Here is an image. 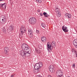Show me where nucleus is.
<instances>
[{
    "label": "nucleus",
    "instance_id": "nucleus-1",
    "mask_svg": "<svg viewBox=\"0 0 77 77\" xmlns=\"http://www.w3.org/2000/svg\"><path fill=\"white\" fill-rule=\"evenodd\" d=\"M21 47L22 50H24L25 52L23 50L21 51H20V54L23 57H24L26 56L25 55L26 54L27 51L29 49V46L23 43Z\"/></svg>",
    "mask_w": 77,
    "mask_h": 77
},
{
    "label": "nucleus",
    "instance_id": "nucleus-2",
    "mask_svg": "<svg viewBox=\"0 0 77 77\" xmlns=\"http://www.w3.org/2000/svg\"><path fill=\"white\" fill-rule=\"evenodd\" d=\"M43 63L41 62H39L38 63H36L34 66V69L37 70V72H40V68L42 66Z\"/></svg>",
    "mask_w": 77,
    "mask_h": 77
},
{
    "label": "nucleus",
    "instance_id": "nucleus-3",
    "mask_svg": "<svg viewBox=\"0 0 77 77\" xmlns=\"http://www.w3.org/2000/svg\"><path fill=\"white\" fill-rule=\"evenodd\" d=\"M55 43V42H52L51 43V45L50 44V43L49 42H48V43L47 44V46L48 47L47 48V49L48 51V50H49L48 49H50V50H51L52 49H53V47H54V48H55L56 47V45L54 44ZM51 45L52 47V48H51Z\"/></svg>",
    "mask_w": 77,
    "mask_h": 77
},
{
    "label": "nucleus",
    "instance_id": "nucleus-4",
    "mask_svg": "<svg viewBox=\"0 0 77 77\" xmlns=\"http://www.w3.org/2000/svg\"><path fill=\"white\" fill-rule=\"evenodd\" d=\"M29 22L31 24L33 25L36 23V19L35 17H30L29 19Z\"/></svg>",
    "mask_w": 77,
    "mask_h": 77
},
{
    "label": "nucleus",
    "instance_id": "nucleus-5",
    "mask_svg": "<svg viewBox=\"0 0 77 77\" xmlns=\"http://www.w3.org/2000/svg\"><path fill=\"white\" fill-rule=\"evenodd\" d=\"M62 71L60 70H57L56 72V75L57 77H60L62 76L63 75Z\"/></svg>",
    "mask_w": 77,
    "mask_h": 77
},
{
    "label": "nucleus",
    "instance_id": "nucleus-6",
    "mask_svg": "<svg viewBox=\"0 0 77 77\" xmlns=\"http://www.w3.org/2000/svg\"><path fill=\"white\" fill-rule=\"evenodd\" d=\"M55 69L54 67V66L51 65L49 67V70L51 72H53Z\"/></svg>",
    "mask_w": 77,
    "mask_h": 77
},
{
    "label": "nucleus",
    "instance_id": "nucleus-7",
    "mask_svg": "<svg viewBox=\"0 0 77 77\" xmlns=\"http://www.w3.org/2000/svg\"><path fill=\"white\" fill-rule=\"evenodd\" d=\"M62 29L64 32H68L69 31L68 29V27L66 26L65 27V25L62 26Z\"/></svg>",
    "mask_w": 77,
    "mask_h": 77
},
{
    "label": "nucleus",
    "instance_id": "nucleus-8",
    "mask_svg": "<svg viewBox=\"0 0 77 77\" xmlns=\"http://www.w3.org/2000/svg\"><path fill=\"white\" fill-rule=\"evenodd\" d=\"M4 53L6 55L8 54V51H9V48L5 47L4 48Z\"/></svg>",
    "mask_w": 77,
    "mask_h": 77
},
{
    "label": "nucleus",
    "instance_id": "nucleus-9",
    "mask_svg": "<svg viewBox=\"0 0 77 77\" xmlns=\"http://www.w3.org/2000/svg\"><path fill=\"white\" fill-rule=\"evenodd\" d=\"M20 32H23V33H25L26 32V29L24 26V25H22L20 28Z\"/></svg>",
    "mask_w": 77,
    "mask_h": 77
},
{
    "label": "nucleus",
    "instance_id": "nucleus-10",
    "mask_svg": "<svg viewBox=\"0 0 77 77\" xmlns=\"http://www.w3.org/2000/svg\"><path fill=\"white\" fill-rule=\"evenodd\" d=\"M73 44L75 48H77V39H75L73 42Z\"/></svg>",
    "mask_w": 77,
    "mask_h": 77
},
{
    "label": "nucleus",
    "instance_id": "nucleus-11",
    "mask_svg": "<svg viewBox=\"0 0 77 77\" xmlns=\"http://www.w3.org/2000/svg\"><path fill=\"white\" fill-rule=\"evenodd\" d=\"M9 30H10L11 31H12V30H14V26H9ZM8 29H7V32H8V33H9V31H8Z\"/></svg>",
    "mask_w": 77,
    "mask_h": 77
},
{
    "label": "nucleus",
    "instance_id": "nucleus-12",
    "mask_svg": "<svg viewBox=\"0 0 77 77\" xmlns=\"http://www.w3.org/2000/svg\"><path fill=\"white\" fill-rule=\"evenodd\" d=\"M71 14L69 13H67L65 14V16L66 17H67L68 18H71Z\"/></svg>",
    "mask_w": 77,
    "mask_h": 77
},
{
    "label": "nucleus",
    "instance_id": "nucleus-13",
    "mask_svg": "<svg viewBox=\"0 0 77 77\" xmlns=\"http://www.w3.org/2000/svg\"><path fill=\"white\" fill-rule=\"evenodd\" d=\"M41 40L43 42H45L46 41H47V38L45 37H42L41 38Z\"/></svg>",
    "mask_w": 77,
    "mask_h": 77
},
{
    "label": "nucleus",
    "instance_id": "nucleus-14",
    "mask_svg": "<svg viewBox=\"0 0 77 77\" xmlns=\"http://www.w3.org/2000/svg\"><path fill=\"white\" fill-rule=\"evenodd\" d=\"M43 14L44 15L45 17V18H47L50 16V15H49L48 14H47V13L45 12H43Z\"/></svg>",
    "mask_w": 77,
    "mask_h": 77
},
{
    "label": "nucleus",
    "instance_id": "nucleus-15",
    "mask_svg": "<svg viewBox=\"0 0 77 77\" xmlns=\"http://www.w3.org/2000/svg\"><path fill=\"white\" fill-rule=\"evenodd\" d=\"M6 20H5V19H0V22L2 24H5L6 23Z\"/></svg>",
    "mask_w": 77,
    "mask_h": 77
},
{
    "label": "nucleus",
    "instance_id": "nucleus-16",
    "mask_svg": "<svg viewBox=\"0 0 77 77\" xmlns=\"http://www.w3.org/2000/svg\"><path fill=\"white\" fill-rule=\"evenodd\" d=\"M28 33V34H33V30L30 29H29Z\"/></svg>",
    "mask_w": 77,
    "mask_h": 77
},
{
    "label": "nucleus",
    "instance_id": "nucleus-17",
    "mask_svg": "<svg viewBox=\"0 0 77 77\" xmlns=\"http://www.w3.org/2000/svg\"><path fill=\"white\" fill-rule=\"evenodd\" d=\"M25 57L26 56V57H30V54L28 52H26V53L25 54Z\"/></svg>",
    "mask_w": 77,
    "mask_h": 77
},
{
    "label": "nucleus",
    "instance_id": "nucleus-18",
    "mask_svg": "<svg viewBox=\"0 0 77 77\" xmlns=\"http://www.w3.org/2000/svg\"><path fill=\"white\" fill-rule=\"evenodd\" d=\"M24 33L21 32L19 33V37L20 38H22L23 37V35L24 34Z\"/></svg>",
    "mask_w": 77,
    "mask_h": 77
},
{
    "label": "nucleus",
    "instance_id": "nucleus-19",
    "mask_svg": "<svg viewBox=\"0 0 77 77\" xmlns=\"http://www.w3.org/2000/svg\"><path fill=\"white\" fill-rule=\"evenodd\" d=\"M35 50L36 52L38 54H40V53H41V51H40V50L39 49H35Z\"/></svg>",
    "mask_w": 77,
    "mask_h": 77
},
{
    "label": "nucleus",
    "instance_id": "nucleus-20",
    "mask_svg": "<svg viewBox=\"0 0 77 77\" xmlns=\"http://www.w3.org/2000/svg\"><path fill=\"white\" fill-rule=\"evenodd\" d=\"M72 52H75V54H76V57H77V51L76 53V51H75V49H72Z\"/></svg>",
    "mask_w": 77,
    "mask_h": 77
},
{
    "label": "nucleus",
    "instance_id": "nucleus-21",
    "mask_svg": "<svg viewBox=\"0 0 77 77\" xmlns=\"http://www.w3.org/2000/svg\"><path fill=\"white\" fill-rule=\"evenodd\" d=\"M5 3H4L3 4H2V8L3 9H4V8H5V9L6 8V5H5Z\"/></svg>",
    "mask_w": 77,
    "mask_h": 77
},
{
    "label": "nucleus",
    "instance_id": "nucleus-22",
    "mask_svg": "<svg viewBox=\"0 0 77 77\" xmlns=\"http://www.w3.org/2000/svg\"><path fill=\"white\" fill-rule=\"evenodd\" d=\"M2 31L4 33H6V29L5 28H3Z\"/></svg>",
    "mask_w": 77,
    "mask_h": 77
},
{
    "label": "nucleus",
    "instance_id": "nucleus-23",
    "mask_svg": "<svg viewBox=\"0 0 77 77\" xmlns=\"http://www.w3.org/2000/svg\"><path fill=\"white\" fill-rule=\"evenodd\" d=\"M35 2L41 3L42 2V1L41 0H35Z\"/></svg>",
    "mask_w": 77,
    "mask_h": 77
},
{
    "label": "nucleus",
    "instance_id": "nucleus-24",
    "mask_svg": "<svg viewBox=\"0 0 77 77\" xmlns=\"http://www.w3.org/2000/svg\"><path fill=\"white\" fill-rule=\"evenodd\" d=\"M29 38H32V37H33V34H28Z\"/></svg>",
    "mask_w": 77,
    "mask_h": 77
},
{
    "label": "nucleus",
    "instance_id": "nucleus-25",
    "mask_svg": "<svg viewBox=\"0 0 77 77\" xmlns=\"http://www.w3.org/2000/svg\"><path fill=\"white\" fill-rule=\"evenodd\" d=\"M42 26L43 27L45 28V24L44 23H43L42 24Z\"/></svg>",
    "mask_w": 77,
    "mask_h": 77
},
{
    "label": "nucleus",
    "instance_id": "nucleus-26",
    "mask_svg": "<svg viewBox=\"0 0 77 77\" xmlns=\"http://www.w3.org/2000/svg\"><path fill=\"white\" fill-rule=\"evenodd\" d=\"M58 15L59 17H60L61 16V14L60 12H58Z\"/></svg>",
    "mask_w": 77,
    "mask_h": 77
},
{
    "label": "nucleus",
    "instance_id": "nucleus-27",
    "mask_svg": "<svg viewBox=\"0 0 77 77\" xmlns=\"http://www.w3.org/2000/svg\"><path fill=\"white\" fill-rule=\"evenodd\" d=\"M1 19H3V20H6V17L5 16H3V17H2Z\"/></svg>",
    "mask_w": 77,
    "mask_h": 77
},
{
    "label": "nucleus",
    "instance_id": "nucleus-28",
    "mask_svg": "<svg viewBox=\"0 0 77 77\" xmlns=\"http://www.w3.org/2000/svg\"><path fill=\"white\" fill-rule=\"evenodd\" d=\"M43 14H42V13H40L39 14V15L41 17H42L43 15Z\"/></svg>",
    "mask_w": 77,
    "mask_h": 77
},
{
    "label": "nucleus",
    "instance_id": "nucleus-29",
    "mask_svg": "<svg viewBox=\"0 0 77 77\" xmlns=\"http://www.w3.org/2000/svg\"><path fill=\"white\" fill-rule=\"evenodd\" d=\"M75 63H74L72 65V68H75Z\"/></svg>",
    "mask_w": 77,
    "mask_h": 77
},
{
    "label": "nucleus",
    "instance_id": "nucleus-30",
    "mask_svg": "<svg viewBox=\"0 0 77 77\" xmlns=\"http://www.w3.org/2000/svg\"><path fill=\"white\" fill-rule=\"evenodd\" d=\"M39 30H36V33H37V34H38V33H39Z\"/></svg>",
    "mask_w": 77,
    "mask_h": 77
},
{
    "label": "nucleus",
    "instance_id": "nucleus-31",
    "mask_svg": "<svg viewBox=\"0 0 77 77\" xmlns=\"http://www.w3.org/2000/svg\"><path fill=\"white\" fill-rule=\"evenodd\" d=\"M37 11V12H38V13H39V12H40L41 11H40V10L39 9H38Z\"/></svg>",
    "mask_w": 77,
    "mask_h": 77
},
{
    "label": "nucleus",
    "instance_id": "nucleus-32",
    "mask_svg": "<svg viewBox=\"0 0 77 77\" xmlns=\"http://www.w3.org/2000/svg\"><path fill=\"white\" fill-rule=\"evenodd\" d=\"M56 9H57V11H59V9L57 7L56 8Z\"/></svg>",
    "mask_w": 77,
    "mask_h": 77
},
{
    "label": "nucleus",
    "instance_id": "nucleus-33",
    "mask_svg": "<svg viewBox=\"0 0 77 77\" xmlns=\"http://www.w3.org/2000/svg\"><path fill=\"white\" fill-rule=\"evenodd\" d=\"M2 6H3V4H0V8H2Z\"/></svg>",
    "mask_w": 77,
    "mask_h": 77
},
{
    "label": "nucleus",
    "instance_id": "nucleus-34",
    "mask_svg": "<svg viewBox=\"0 0 77 77\" xmlns=\"http://www.w3.org/2000/svg\"><path fill=\"white\" fill-rule=\"evenodd\" d=\"M41 46V47H40V46H39V48L40 49H41V48H42V47H41V46Z\"/></svg>",
    "mask_w": 77,
    "mask_h": 77
},
{
    "label": "nucleus",
    "instance_id": "nucleus-35",
    "mask_svg": "<svg viewBox=\"0 0 77 77\" xmlns=\"http://www.w3.org/2000/svg\"><path fill=\"white\" fill-rule=\"evenodd\" d=\"M14 75H12L11 76V77H14Z\"/></svg>",
    "mask_w": 77,
    "mask_h": 77
},
{
    "label": "nucleus",
    "instance_id": "nucleus-36",
    "mask_svg": "<svg viewBox=\"0 0 77 77\" xmlns=\"http://www.w3.org/2000/svg\"><path fill=\"white\" fill-rule=\"evenodd\" d=\"M27 53H28V52H29V51H28V50H27Z\"/></svg>",
    "mask_w": 77,
    "mask_h": 77
},
{
    "label": "nucleus",
    "instance_id": "nucleus-37",
    "mask_svg": "<svg viewBox=\"0 0 77 77\" xmlns=\"http://www.w3.org/2000/svg\"><path fill=\"white\" fill-rule=\"evenodd\" d=\"M5 0H2V2H4Z\"/></svg>",
    "mask_w": 77,
    "mask_h": 77
},
{
    "label": "nucleus",
    "instance_id": "nucleus-38",
    "mask_svg": "<svg viewBox=\"0 0 77 77\" xmlns=\"http://www.w3.org/2000/svg\"><path fill=\"white\" fill-rule=\"evenodd\" d=\"M0 2H2V0H0Z\"/></svg>",
    "mask_w": 77,
    "mask_h": 77
}]
</instances>
